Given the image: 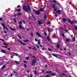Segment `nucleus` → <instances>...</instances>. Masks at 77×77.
Masks as SVG:
<instances>
[{"instance_id":"f257e3e1","label":"nucleus","mask_w":77,"mask_h":77,"mask_svg":"<svg viewBox=\"0 0 77 77\" xmlns=\"http://www.w3.org/2000/svg\"><path fill=\"white\" fill-rule=\"evenodd\" d=\"M24 11L25 12H29H29L31 11V9L30 5H24L23 7Z\"/></svg>"},{"instance_id":"f03ea898","label":"nucleus","mask_w":77,"mask_h":77,"mask_svg":"<svg viewBox=\"0 0 77 77\" xmlns=\"http://www.w3.org/2000/svg\"><path fill=\"white\" fill-rule=\"evenodd\" d=\"M67 21H68V23H70L71 24H74V23H77V20H75L74 22V21H71V20H70L69 19H68V20H67Z\"/></svg>"},{"instance_id":"7ed1b4c3","label":"nucleus","mask_w":77,"mask_h":77,"mask_svg":"<svg viewBox=\"0 0 77 77\" xmlns=\"http://www.w3.org/2000/svg\"><path fill=\"white\" fill-rule=\"evenodd\" d=\"M32 63L31 64V65L32 66H33L35 64V63H36V60L35 59H33L32 61Z\"/></svg>"},{"instance_id":"20e7f679","label":"nucleus","mask_w":77,"mask_h":77,"mask_svg":"<svg viewBox=\"0 0 77 77\" xmlns=\"http://www.w3.org/2000/svg\"><path fill=\"white\" fill-rule=\"evenodd\" d=\"M33 12H35V14L38 15H40V12L38 11H36L35 10H33Z\"/></svg>"},{"instance_id":"39448f33","label":"nucleus","mask_w":77,"mask_h":77,"mask_svg":"<svg viewBox=\"0 0 77 77\" xmlns=\"http://www.w3.org/2000/svg\"><path fill=\"white\" fill-rule=\"evenodd\" d=\"M2 26L4 28V29L5 30V29H7V30H8V31H9V29H8V28H7V27H6L5 26V25H4V24H3V23H2Z\"/></svg>"},{"instance_id":"423d86ee","label":"nucleus","mask_w":77,"mask_h":77,"mask_svg":"<svg viewBox=\"0 0 77 77\" xmlns=\"http://www.w3.org/2000/svg\"><path fill=\"white\" fill-rule=\"evenodd\" d=\"M44 9H45V8H40V11H41V12H45V11H44Z\"/></svg>"},{"instance_id":"0eeeda50","label":"nucleus","mask_w":77,"mask_h":77,"mask_svg":"<svg viewBox=\"0 0 77 77\" xmlns=\"http://www.w3.org/2000/svg\"><path fill=\"white\" fill-rule=\"evenodd\" d=\"M54 44H57L56 45V47H57V48H60V45H59V44H58V43H54Z\"/></svg>"},{"instance_id":"6e6552de","label":"nucleus","mask_w":77,"mask_h":77,"mask_svg":"<svg viewBox=\"0 0 77 77\" xmlns=\"http://www.w3.org/2000/svg\"><path fill=\"white\" fill-rule=\"evenodd\" d=\"M19 27L20 29H25V28L24 27H22V26L21 25H19Z\"/></svg>"},{"instance_id":"1a4fd4ad","label":"nucleus","mask_w":77,"mask_h":77,"mask_svg":"<svg viewBox=\"0 0 77 77\" xmlns=\"http://www.w3.org/2000/svg\"><path fill=\"white\" fill-rule=\"evenodd\" d=\"M36 35H37V36H39V37H40L41 38L42 37V36H41L40 34H39V32H36Z\"/></svg>"},{"instance_id":"9d476101","label":"nucleus","mask_w":77,"mask_h":77,"mask_svg":"<svg viewBox=\"0 0 77 77\" xmlns=\"http://www.w3.org/2000/svg\"><path fill=\"white\" fill-rule=\"evenodd\" d=\"M56 12L58 14H60V12H61V11L58 10H57Z\"/></svg>"},{"instance_id":"9b49d317","label":"nucleus","mask_w":77,"mask_h":77,"mask_svg":"<svg viewBox=\"0 0 77 77\" xmlns=\"http://www.w3.org/2000/svg\"><path fill=\"white\" fill-rule=\"evenodd\" d=\"M47 29H48V31L49 33H50V32H51V29H50V28L48 27H47Z\"/></svg>"},{"instance_id":"f8f14e48","label":"nucleus","mask_w":77,"mask_h":77,"mask_svg":"<svg viewBox=\"0 0 77 77\" xmlns=\"http://www.w3.org/2000/svg\"><path fill=\"white\" fill-rule=\"evenodd\" d=\"M38 24L39 25L42 24V23L39 20L38 21Z\"/></svg>"},{"instance_id":"ddd939ff","label":"nucleus","mask_w":77,"mask_h":77,"mask_svg":"<svg viewBox=\"0 0 77 77\" xmlns=\"http://www.w3.org/2000/svg\"><path fill=\"white\" fill-rule=\"evenodd\" d=\"M18 41L19 42H20V43H21V44H23V45H26V44L24 43H23L21 42V41H20L19 40H18Z\"/></svg>"},{"instance_id":"4468645a","label":"nucleus","mask_w":77,"mask_h":77,"mask_svg":"<svg viewBox=\"0 0 77 77\" xmlns=\"http://www.w3.org/2000/svg\"><path fill=\"white\" fill-rule=\"evenodd\" d=\"M1 52L3 53H6V50H1Z\"/></svg>"},{"instance_id":"2eb2a0df","label":"nucleus","mask_w":77,"mask_h":77,"mask_svg":"<svg viewBox=\"0 0 77 77\" xmlns=\"http://www.w3.org/2000/svg\"><path fill=\"white\" fill-rule=\"evenodd\" d=\"M54 11H55V12H56L57 10V9H59L57 8V7H56L54 8Z\"/></svg>"},{"instance_id":"dca6fc26","label":"nucleus","mask_w":77,"mask_h":77,"mask_svg":"<svg viewBox=\"0 0 77 77\" xmlns=\"http://www.w3.org/2000/svg\"><path fill=\"white\" fill-rule=\"evenodd\" d=\"M15 63H16V64H17L18 65H19V64L20 63L19 61H15Z\"/></svg>"},{"instance_id":"f3484780","label":"nucleus","mask_w":77,"mask_h":77,"mask_svg":"<svg viewBox=\"0 0 77 77\" xmlns=\"http://www.w3.org/2000/svg\"><path fill=\"white\" fill-rule=\"evenodd\" d=\"M5 67H6V65H4L2 67V69H4Z\"/></svg>"},{"instance_id":"a211bd4d","label":"nucleus","mask_w":77,"mask_h":77,"mask_svg":"<svg viewBox=\"0 0 77 77\" xmlns=\"http://www.w3.org/2000/svg\"><path fill=\"white\" fill-rule=\"evenodd\" d=\"M23 41L24 42H28V41H29V40L28 39H26V40H23Z\"/></svg>"},{"instance_id":"6ab92c4d","label":"nucleus","mask_w":77,"mask_h":77,"mask_svg":"<svg viewBox=\"0 0 77 77\" xmlns=\"http://www.w3.org/2000/svg\"><path fill=\"white\" fill-rule=\"evenodd\" d=\"M63 22H65L66 21V20L65 18H63Z\"/></svg>"},{"instance_id":"aec40b11","label":"nucleus","mask_w":77,"mask_h":77,"mask_svg":"<svg viewBox=\"0 0 77 77\" xmlns=\"http://www.w3.org/2000/svg\"><path fill=\"white\" fill-rule=\"evenodd\" d=\"M52 56H54V57H56L57 58V55H56L54 54H52Z\"/></svg>"},{"instance_id":"412c9836","label":"nucleus","mask_w":77,"mask_h":77,"mask_svg":"<svg viewBox=\"0 0 77 77\" xmlns=\"http://www.w3.org/2000/svg\"><path fill=\"white\" fill-rule=\"evenodd\" d=\"M55 7H56L55 4H54L52 7V8H54H54H55Z\"/></svg>"},{"instance_id":"4be33fe9","label":"nucleus","mask_w":77,"mask_h":77,"mask_svg":"<svg viewBox=\"0 0 77 77\" xmlns=\"http://www.w3.org/2000/svg\"><path fill=\"white\" fill-rule=\"evenodd\" d=\"M51 72H52L51 71H49V72L47 71L46 72L47 74H48V73H51Z\"/></svg>"},{"instance_id":"5701e85b","label":"nucleus","mask_w":77,"mask_h":77,"mask_svg":"<svg viewBox=\"0 0 77 77\" xmlns=\"http://www.w3.org/2000/svg\"><path fill=\"white\" fill-rule=\"evenodd\" d=\"M44 18H45V20H47V14H45L44 15Z\"/></svg>"},{"instance_id":"b1692460","label":"nucleus","mask_w":77,"mask_h":77,"mask_svg":"<svg viewBox=\"0 0 77 77\" xmlns=\"http://www.w3.org/2000/svg\"><path fill=\"white\" fill-rule=\"evenodd\" d=\"M3 44H4V45H8V44H7V43H6L5 42H3Z\"/></svg>"},{"instance_id":"393cba45","label":"nucleus","mask_w":77,"mask_h":77,"mask_svg":"<svg viewBox=\"0 0 77 77\" xmlns=\"http://www.w3.org/2000/svg\"><path fill=\"white\" fill-rule=\"evenodd\" d=\"M26 60H29L30 59V57H26Z\"/></svg>"},{"instance_id":"a878e982","label":"nucleus","mask_w":77,"mask_h":77,"mask_svg":"<svg viewBox=\"0 0 77 77\" xmlns=\"http://www.w3.org/2000/svg\"><path fill=\"white\" fill-rule=\"evenodd\" d=\"M74 28L75 30H77V26H74Z\"/></svg>"},{"instance_id":"bb28decb","label":"nucleus","mask_w":77,"mask_h":77,"mask_svg":"<svg viewBox=\"0 0 77 77\" xmlns=\"http://www.w3.org/2000/svg\"><path fill=\"white\" fill-rule=\"evenodd\" d=\"M11 30H13V31H15L16 30V29H13L12 28H11Z\"/></svg>"},{"instance_id":"cd10ccee","label":"nucleus","mask_w":77,"mask_h":77,"mask_svg":"<svg viewBox=\"0 0 77 77\" xmlns=\"http://www.w3.org/2000/svg\"><path fill=\"white\" fill-rule=\"evenodd\" d=\"M15 23H17V21H16V19L15 18H14L13 19Z\"/></svg>"},{"instance_id":"c85d7f7f","label":"nucleus","mask_w":77,"mask_h":77,"mask_svg":"<svg viewBox=\"0 0 77 77\" xmlns=\"http://www.w3.org/2000/svg\"><path fill=\"white\" fill-rule=\"evenodd\" d=\"M55 72H58V73L59 72V70H58V69H56V70H55Z\"/></svg>"},{"instance_id":"c756f323","label":"nucleus","mask_w":77,"mask_h":77,"mask_svg":"<svg viewBox=\"0 0 77 77\" xmlns=\"http://www.w3.org/2000/svg\"><path fill=\"white\" fill-rule=\"evenodd\" d=\"M51 75H52V76H55L56 75H55V74H54V73H52L51 74Z\"/></svg>"},{"instance_id":"7c9ffc66","label":"nucleus","mask_w":77,"mask_h":77,"mask_svg":"<svg viewBox=\"0 0 77 77\" xmlns=\"http://www.w3.org/2000/svg\"><path fill=\"white\" fill-rule=\"evenodd\" d=\"M38 44L39 45H40V44H41V43L40 42V40H38Z\"/></svg>"},{"instance_id":"2f4dec72","label":"nucleus","mask_w":77,"mask_h":77,"mask_svg":"<svg viewBox=\"0 0 77 77\" xmlns=\"http://www.w3.org/2000/svg\"><path fill=\"white\" fill-rule=\"evenodd\" d=\"M66 42H69V39L68 38H67L66 40Z\"/></svg>"},{"instance_id":"473e14b6","label":"nucleus","mask_w":77,"mask_h":77,"mask_svg":"<svg viewBox=\"0 0 77 77\" xmlns=\"http://www.w3.org/2000/svg\"><path fill=\"white\" fill-rule=\"evenodd\" d=\"M48 51H52V49L50 48H48Z\"/></svg>"},{"instance_id":"72a5a7b5","label":"nucleus","mask_w":77,"mask_h":77,"mask_svg":"<svg viewBox=\"0 0 77 77\" xmlns=\"http://www.w3.org/2000/svg\"><path fill=\"white\" fill-rule=\"evenodd\" d=\"M17 11L18 12H20V11H21V9H19L17 10Z\"/></svg>"},{"instance_id":"f704fd0d","label":"nucleus","mask_w":77,"mask_h":77,"mask_svg":"<svg viewBox=\"0 0 77 77\" xmlns=\"http://www.w3.org/2000/svg\"><path fill=\"white\" fill-rule=\"evenodd\" d=\"M34 74H38V72H36V71L35 70L34 71Z\"/></svg>"},{"instance_id":"c9c22d12","label":"nucleus","mask_w":77,"mask_h":77,"mask_svg":"<svg viewBox=\"0 0 77 77\" xmlns=\"http://www.w3.org/2000/svg\"><path fill=\"white\" fill-rule=\"evenodd\" d=\"M13 54H15L16 56H17L18 54L17 53H13Z\"/></svg>"},{"instance_id":"e433bc0d","label":"nucleus","mask_w":77,"mask_h":77,"mask_svg":"<svg viewBox=\"0 0 77 77\" xmlns=\"http://www.w3.org/2000/svg\"><path fill=\"white\" fill-rule=\"evenodd\" d=\"M72 41H73V42H75V38H73L72 39Z\"/></svg>"},{"instance_id":"4c0bfd02","label":"nucleus","mask_w":77,"mask_h":77,"mask_svg":"<svg viewBox=\"0 0 77 77\" xmlns=\"http://www.w3.org/2000/svg\"><path fill=\"white\" fill-rule=\"evenodd\" d=\"M53 2L54 3H56L57 2V1L55 0H53Z\"/></svg>"},{"instance_id":"58836bf2","label":"nucleus","mask_w":77,"mask_h":77,"mask_svg":"<svg viewBox=\"0 0 77 77\" xmlns=\"http://www.w3.org/2000/svg\"><path fill=\"white\" fill-rule=\"evenodd\" d=\"M14 74H18V73L16 72L15 71H14Z\"/></svg>"},{"instance_id":"ea45409f","label":"nucleus","mask_w":77,"mask_h":77,"mask_svg":"<svg viewBox=\"0 0 77 77\" xmlns=\"http://www.w3.org/2000/svg\"><path fill=\"white\" fill-rule=\"evenodd\" d=\"M47 39L48 41H50V38L48 36L47 37Z\"/></svg>"},{"instance_id":"a19ab883","label":"nucleus","mask_w":77,"mask_h":77,"mask_svg":"<svg viewBox=\"0 0 77 77\" xmlns=\"http://www.w3.org/2000/svg\"><path fill=\"white\" fill-rule=\"evenodd\" d=\"M62 36H63V38H65V35H64V34H62Z\"/></svg>"},{"instance_id":"79ce46f5","label":"nucleus","mask_w":77,"mask_h":77,"mask_svg":"<svg viewBox=\"0 0 77 77\" xmlns=\"http://www.w3.org/2000/svg\"><path fill=\"white\" fill-rule=\"evenodd\" d=\"M27 72H28V73H29V72H30V70H27L26 71Z\"/></svg>"},{"instance_id":"37998d69","label":"nucleus","mask_w":77,"mask_h":77,"mask_svg":"<svg viewBox=\"0 0 77 77\" xmlns=\"http://www.w3.org/2000/svg\"><path fill=\"white\" fill-rule=\"evenodd\" d=\"M19 24H22V21H20L19 22Z\"/></svg>"},{"instance_id":"c03bdc74","label":"nucleus","mask_w":77,"mask_h":77,"mask_svg":"<svg viewBox=\"0 0 77 77\" xmlns=\"http://www.w3.org/2000/svg\"><path fill=\"white\" fill-rule=\"evenodd\" d=\"M17 36H18L19 38H20V39H21V36H20V35H18Z\"/></svg>"},{"instance_id":"a18cd8bd","label":"nucleus","mask_w":77,"mask_h":77,"mask_svg":"<svg viewBox=\"0 0 77 77\" xmlns=\"http://www.w3.org/2000/svg\"><path fill=\"white\" fill-rule=\"evenodd\" d=\"M50 1V2H53V0H49Z\"/></svg>"},{"instance_id":"49530a36","label":"nucleus","mask_w":77,"mask_h":77,"mask_svg":"<svg viewBox=\"0 0 77 77\" xmlns=\"http://www.w3.org/2000/svg\"><path fill=\"white\" fill-rule=\"evenodd\" d=\"M22 15V14L21 13H18L17 14V15Z\"/></svg>"},{"instance_id":"de8ad7c7","label":"nucleus","mask_w":77,"mask_h":77,"mask_svg":"<svg viewBox=\"0 0 77 77\" xmlns=\"http://www.w3.org/2000/svg\"><path fill=\"white\" fill-rule=\"evenodd\" d=\"M23 65H24V67H25V68H26V67H27V65L25 64H24Z\"/></svg>"},{"instance_id":"09e8293b","label":"nucleus","mask_w":77,"mask_h":77,"mask_svg":"<svg viewBox=\"0 0 77 77\" xmlns=\"http://www.w3.org/2000/svg\"><path fill=\"white\" fill-rule=\"evenodd\" d=\"M22 22H23V24H26V22H25V21H22Z\"/></svg>"},{"instance_id":"8fccbe9b","label":"nucleus","mask_w":77,"mask_h":77,"mask_svg":"<svg viewBox=\"0 0 77 77\" xmlns=\"http://www.w3.org/2000/svg\"><path fill=\"white\" fill-rule=\"evenodd\" d=\"M33 77V75H32V74H30V77Z\"/></svg>"},{"instance_id":"3c124183","label":"nucleus","mask_w":77,"mask_h":77,"mask_svg":"<svg viewBox=\"0 0 77 77\" xmlns=\"http://www.w3.org/2000/svg\"><path fill=\"white\" fill-rule=\"evenodd\" d=\"M4 32L5 33H7V32H6V30H4Z\"/></svg>"},{"instance_id":"603ef678","label":"nucleus","mask_w":77,"mask_h":77,"mask_svg":"<svg viewBox=\"0 0 77 77\" xmlns=\"http://www.w3.org/2000/svg\"><path fill=\"white\" fill-rule=\"evenodd\" d=\"M68 53H69V56H71V53H70V52H68Z\"/></svg>"},{"instance_id":"864d4df0","label":"nucleus","mask_w":77,"mask_h":77,"mask_svg":"<svg viewBox=\"0 0 77 77\" xmlns=\"http://www.w3.org/2000/svg\"><path fill=\"white\" fill-rule=\"evenodd\" d=\"M36 46L37 47V48H39V46L38 45H36Z\"/></svg>"},{"instance_id":"5fc2aeb1","label":"nucleus","mask_w":77,"mask_h":77,"mask_svg":"<svg viewBox=\"0 0 77 77\" xmlns=\"http://www.w3.org/2000/svg\"><path fill=\"white\" fill-rule=\"evenodd\" d=\"M64 31L66 32H68V30L67 29H66V30H64Z\"/></svg>"},{"instance_id":"6e6d98bb","label":"nucleus","mask_w":77,"mask_h":77,"mask_svg":"<svg viewBox=\"0 0 77 77\" xmlns=\"http://www.w3.org/2000/svg\"><path fill=\"white\" fill-rule=\"evenodd\" d=\"M20 7V5H18L17 6V8H19Z\"/></svg>"},{"instance_id":"4d7b16f0","label":"nucleus","mask_w":77,"mask_h":77,"mask_svg":"<svg viewBox=\"0 0 77 77\" xmlns=\"http://www.w3.org/2000/svg\"><path fill=\"white\" fill-rule=\"evenodd\" d=\"M31 36H33V33H31Z\"/></svg>"},{"instance_id":"13d9d810","label":"nucleus","mask_w":77,"mask_h":77,"mask_svg":"<svg viewBox=\"0 0 77 77\" xmlns=\"http://www.w3.org/2000/svg\"><path fill=\"white\" fill-rule=\"evenodd\" d=\"M6 65H9V63H8V62H7L6 63Z\"/></svg>"},{"instance_id":"bf43d9fd","label":"nucleus","mask_w":77,"mask_h":77,"mask_svg":"<svg viewBox=\"0 0 77 77\" xmlns=\"http://www.w3.org/2000/svg\"><path fill=\"white\" fill-rule=\"evenodd\" d=\"M34 50H35V51H37V50H36V48H33Z\"/></svg>"},{"instance_id":"052dcab7","label":"nucleus","mask_w":77,"mask_h":77,"mask_svg":"<svg viewBox=\"0 0 77 77\" xmlns=\"http://www.w3.org/2000/svg\"><path fill=\"white\" fill-rule=\"evenodd\" d=\"M60 29H61V30H62V29H63V27H60Z\"/></svg>"},{"instance_id":"680f3d73","label":"nucleus","mask_w":77,"mask_h":77,"mask_svg":"<svg viewBox=\"0 0 77 77\" xmlns=\"http://www.w3.org/2000/svg\"><path fill=\"white\" fill-rule=\"evenodd\" d=\"M24 63H27V61H24Z\"/></svg>"},{"instance_id":"e2e57ef3","label":"nucleus","mask_w":77,"mask_h":77,"mask_svg":"<svg viewBox=\"0 0 77 77\" xmlns=\"http://www.w3.org/2000/svg\"><path fill=\"white\" fill-rule=\"evenodd\" d=\"M2 20V18L0 17V21H1Z\"/></svg>"},{"instance_id":"0e129e2a","label":"nucleus","mask_w":77,"mask_h":77,"mask_svg":"<svg viewBox=\"0 0 77 77\" xmlns=\"http://www.w3.org/2000/svg\"><path fill=\"white\" fill-rule=\"evenodd\" d=\"M35 41L37 42V41H38V40H37V39L35 38Z\"/></svg>"},{"instance_id":"69168bd1","label":"nucleus","mask_w":77,"mask_h":77,"mask_svg":"<svg viewBox=\"0 0 77 77\" xmlns=\"http://www.w3.org/2000/svg\"><path fill=\"white\" fill-rule=\"evenodd\" d=\"M42 72H45V70L43 69L42 70Z\"/></svg>"},{"instance_id":"338daca9","label":"nucleus","mask_w":77,"mask_h":77,"mask_svg":"<svg viewBox=\"0 0 77 77\" xmlns=\"http://www.w3.org/2000/svg\"><path fill=\"white\" fill-rule=\"evenodd\" d=\"M24 51H27V49H26V48L24 49Z\"/></svg>"},{"instance_id":"774afa93","label":"nucleus","mask_w":77,"mask_h":77,"mask_svg":"<svg viewBox=\"0 0 77 77\" xmlns=\"http://www.w3.org/2000/svg\"><path fill=\"white\" fill-rule=\"evenodd\" d=\"M44 34H45V36H47V33H46L45 32Z\"/></svg>"}]
</instances>
